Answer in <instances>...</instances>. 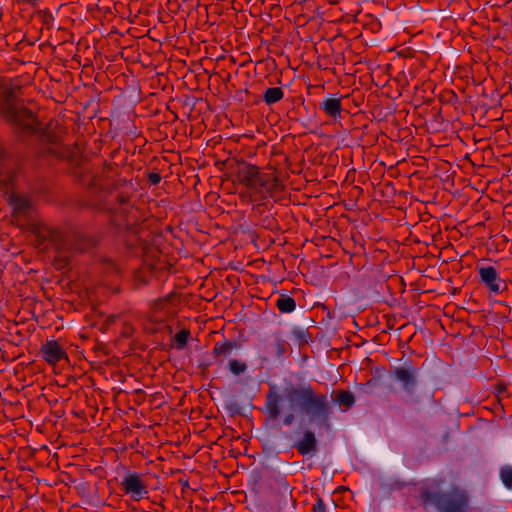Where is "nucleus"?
<instances>
[{"label": "nucleus", "instance_id": "obj_1", "mask_svg": "<svg viewBox=\"0 0 512 512\" xmlns=\"http://www.w3.org/2000/svg\"><path fill=\"white\" fill-rule=\"evenodd\" d=\"M70 162L74 163L71 167L74 181L85 187L91 194L105 193V198L100 200V208L110 212L115 227L130 232L135 237L137 245L145 252L146 242L137 237L142 229L140 210L132 204V194L127 191L116 192L120 186H125L126 182L114 180L109 175L117 168V165L105 162L102 172L99 174L94 171V165L87 158L78 157L75 154L74 160Z\"/></svg>", "mask_w": 512, "mask_h": 512}, {"label": "nucleus", "instance_id": "obj_2", "mask_svg": "<svg viewBox=\"0 0 512 512\" xmlns=\"http://www.w3.org/2000/svg\"><path fill=\"white\" fill-rule=\"evenodd\" d=\"M16 91H20V87L9 88L3 92L1 113L4 119L23 133L39 134L41 141L48 145L47 153L49 155L73 161L75 153L68 146L62 144L61 137L50 129V124L43 129L37 127L39 123L36 115L24 105L22 99L16 96Z\"/></svg>", "mask_w": 512, "mask_h": 512}, {"label": "nucleus", "instance_id": "obj_3", "mask_svg": "<svg viewBox=\"0 0 512 512\" xmlns=\"http://www.w3.org/2000/svg\"><path fill=\"white\" fill-rule=\"evenodd\" d=\"M444 478L426 480L418 489V497L423 508L434 507L438 512H468L470 497L466 490L457 485L447 491L442 488Z\"/></svg>", "mask_w": 512, "mask_h": 512}, {"label": "nucleus", "instance_id": "obj_4", "mask_svg": "<svg viewBox=\"0 0 512 512\" xmlns=\"http://www.w3.org/2000/svg\"><path fill=\"white\" fill-rule=\"evenodd\" d=\"M284 396L291 410H298L311 422L328 424L332 408L327 395L317 393L309 384L296 386L289 382L284 388Z\"/></svg>", "mask_w": 512, "mask_h": 512}, {"label": "nucleus", "instance_id": "obj_5", "mask_svg": "<svg viewBox=\"0 0 512 512\" xmlns=\"http://www.w3.org/2000/svg\"><path fill=\"white\" fill-rule=\"evenodd\" d=\"M229 167L235 180L247 189L273 196L283 188L275 170L261 171L258 166L244 160H234Z\"/></svg>", "mask_w": 512, "mask_h": 512}, {"label": "nucleus", "instance_id": "obj_6", "mask_svg": "<svg viewBox=\"0 0 512 512\" xmlns=\"http://www.w3.org/2000/svg\"><path fill=\"white\" fill-rule=\"evenodd\" d=\"M389 377L400 384L401 390L408 396H412L418 386V369L411 361L403 366L393 367L388 371Z\"/></svg>", "mask_w": 512, "mask_h": 512}, {"label": "nucleus", "instance_id": "obj_7", "mask_svg": "<svg viewBox=\"0 0 512 512\" xmlns=\"http://www.w3.org/2000/svg\"><path fill=\"white\" fill-rule=\"evenodd\" d=\"M480 283L483 284L490 293L495 295L502 294L508 290L507 282L500 278L499 272L493 266L477 265Z\"/></svg>", "mask_w": 512, "mask_h": 512}, {"label": "nucleus", "instance_id": "obj_8", "mask_svg": "<svg viewBox=\"0 0 512 512\" xmlns=\"http://www.w3.org/2000/svg\"><path fill=\"white\" fill-rule=\"evenodd\" d=\"M289 344L279 335H273L272 341L268 343L266 339L260 341L258 352L261 353L263 362L269 361L271 358L281 360L288 351Z\"/></svg>", "mask_w": 512, "mask_h": 512}, {"label": "nucleus", "instance_id": "obj_9", "mask_svg": "<svg viewBox=\"0 0 512 512\" xmlns=\"http://www.w3.org/2000/svg\"><path fill=\"white\" fill-rule=\"evenodd\" d=\"M121 489L135 501L148 498V487L142 475L137 472L128 473L121 481Z\"/></svg>", "mask_w": 512, "mask_h": 512}, {"label": "nucleus", "instance_id": "obj_10", "mask_svg": "<svg viewBox=\"0 0 512 512\" xmlns=\"http://www.w3.org/2000/svg\"><path fill=\"white\" fill-rule=\"evenodd\" d=\"M283 402V395L279 393L275 384H270L268 392L266 393L264 411L267 415V420H276L280 417L282 409L281 403Z\"/></svg>", "mask_w": 512, "mask_h": 512}, {"label": "nucleus", "instance_id": "obj_11", "mask_svg": "<svg viewBox=\"0 0 512 512\" xmlns=\"http://www.w3.org/2000/svg\"><path fill=\"white\" fill-rule=\"evenodd\" d=\"M42 358L49 364L55 365L61 360L68 361L64 348L56 340H47L40 349Z\"/></svg>", "mask_w": 512, "mask_h": 512}, {"label": "nucleus", "instance_id": "obj_12", "mask_svg": "<svg viewBox=\"0 0 512 512\" xmlns=\"http://www.w3.org/2000/svg\"><path fill=\"white\" fill-rule=\"evenodd\" d=\"M36 240L39 246L49 242L55 247L56 250L65 248L64 235L58 229L42 227L37 230Z\"/></svg>", "mask_w": 512, "mask_h": 512}, {"label": "nucleus", "instance_id": "obj_13", "mask_svg": "<svg viewBox=\"0 0 512 512\" xmlns=\"http://www.w3.org/2000/svg\"><path fill=\"white\" fill-rule=\"evenodd\" d=\"M302 456H314L318 451V441L315 433L309 429L304 430L301 439L292 446Z\"/></svg>", "mask_w": 512, "mask_h": 512}, {"label": "nucleus", "instance_id": "obj_14", "mask_svg": "<svg viewBox=\"0 0 512 512\" xmlns=\"http://www.w3.org/2000/svg\"><path fill=\"white\" fill-rule=\"evenodd\" d=\"M319 109L332 121L342 118V101L341 98L329 97L319 103Z\"/></svg>", "mask_w": 512, "mask_h": 512}, {"label": "nucleus", "instance_id": "obj_15", "mask_svg": "<svg viewBox=\"0 0 512 512\" xmlns=\"http://www.w3.org/2000/svg\"><path fill=\"white\" fill-rule=\"evenodd\" d=\"M333 402L343 407L344 411L349 410L355 404V396L349 390L337 389L332 392Z\"/></svg>", "mask_w": 512, "mask_h": 512}, {"label": "nucleus", "instance_id": "obj_16", "mask_svg": "<svg viewBox=\"0 0 512 512\" xmlns=\"http://www.w3.org/2000/svg\"><path fill=\"white\" fill-rule=\"evenodd\" d=\"M156 272V268L151 264H143L135 271L134 281L137 285H147Z\"/></svg>", "mask_w": 512, "mask_h": 512}, {"label": "nucleus", "instance_id": "obj_17", "mask_svg": "<svg viewBox=\"0 0 512 512\" xmlns=\"http://www.w3.org/2000/svg\"><path fill=\"white\" fill-rule=\"evenodd\" d=\"M232 352V346L230 345V340L224 339L223 341H218L215 343L212 355L217 360L223 361L227 358Z\"/></svg>", "mask_w": 512, "mask_h": 512}, {"label": "nucleus", "instance_id": "obj_18", "mask_svg": "<svg viewBox=\"0 0 512 512\" xmlns=\"http://www.w3.org/2000/svg\"><path fill=\"white\" fill-rule=\"evenodd\" d=\"M10 203L13 207V213H12L13 217L31 209L30 201L22 196H19V195L11 196Z\"/></svg>", "mask_w": 512, "mask_h": 512}, {"label": "nucleus", "instance_id": "obj_19", "mask_svg": "<svg viewBox=\"0 0 512 512\" xmlns=\"http://www.w3.org/2000/svg\"><path fill=\"white\" fill-rule=\"evenodd\" d=\"M276 307L281 313H291L296 309V302L291 296L280 294L276 300Z\"/></svg>", "mask_w": 512, "mask_h": 512}, {"label": "nucleus", "instance_id": "obj_20", "mask_svg": "<svg viewBox=\"0 0 512 512\" xmlns=\"http://www.w3.org/2000/svg\"><path fill=\"white\" fill-rule=\"evenodd\" d=\"M284 97V92L280 87H271L264 91L263 93V101L267 105H272L281 101Z\"/></svg>", "mask_w": 512, "mask_h": 512}, {"label": "nucleus", "instance_id": "obj_21", "mask_svg": "<svg viewBox=\"0 0 512 512\" xmlns=\"http://www.w3.org/2000/svg\"><path fill=\"white\" fill-rule=\"evenodd\" d=\"M176 296L175 293H169L164 297H159L151 302V309L157 313L162 311Z\"/></svg>", "mask_w": 512, "mask_h": 512}, {"label": "nucleus", "instance_id": "obj_22", "mask_svg": "<svg viewBox=\"0 0 512 512\" xmlns=\"http://www.w3.org/2000/svg\"><path fill=\"white\" fill-rule=\"evenodd\" d=\"M227 367L229 371L235 376H239L245 373L248 369V366L245 362H242L237 359H230L228 361Z\"/></svg>", "mask_w": 512, "mask_h": 512}, {"label": "nucleus", "instance_id": "obj_23", "mask_svg": "<svg viewBox=\"0 0 512 512\" xmlns=\"http://www.w3.org/2000/svg\"><path fill=\"white\" fill-rule=\"evenodd\" d=\"M292 334L297 340L299 346L307 345L312 341V334L307 329L295 328L292 330Z\"/></svg>", "mask_w": 512, "mask_h": 512}, {"label": "nucleus", "instance_id": "obj_24", "mask_svg": "<svg viewBox=\"0 0 512 512\" xmlns=\"http://www.w3.org/2000/svg\"><path fill=\"white\" fill-rule=\"evenodd\" d=\"M191 333L188 329H181L174 336L175 346L178 350H182L187 345Z\"/></svg>", "mask_w": 512, "mask_h": 512}, {"label": "nucleus", "instance_id": "obj_25", "mask_svg": "<svg viewBox=\"0 0 512 512\" xmlns=\"http://www.w3.org/2000/svg\"><path fill=\"white\" fill-rule=\"evenodd\" d=\"M500 479L507 489H512V466L505 465L499 471Z\"/></svg>", "mask_w": 512, "mask_h": 512}, {"label": "nucleus", "instance_id": "obj_26", "mask_svg": "<svg viewBox=\"0 0 512 512\" xmlns=\"http://www.w3.org/2000/svg\"><path fill=\"white\" fill-rule=\"evenodd\" d=\"M62 250L63 249L57 250L58 254L53 260V266L56 270H63L70 265V258L66 255H63Z\"/></svg>", "mask_w": 512, "mask_h": 512}, {"label": "nucleus", "instance_id": "obj_27", "mask_svg": "<svg viewBox=\"0 0 512 512\" xmlns=\"http://www.w3.org/2000/svg\"><path fill=\"white\" fill-rule=\"evenodd\" d=\"M39 17L43 26H45L47 29H50L53 26L54 16L48 9L40 11Z\"/></svg>", "mask_w": 512, "mask_h": 512}, {"label": "nucleus", "instance_id": "obj_28", "mask_svg": "<svg viewBox=\"0 0 512 512\" xmlns=\"http://www.w3.org/2000/svg\"><path fill=\"white\" fill-rule=\"evenodd\" d=\"M312 512H326V506L320 496L317 497L316 503L313 504Z\"/></svg>", "mask_w": 512, "mask_h": 512}, {"label": "nucleus", "instance_id": "obj_29", "mask_svg": "<svg viewBox=\"0 0 512 512\" xmlns=\"http://www.w3.org/2000/svg\"><path fill=\"white\" fill-rule=\"evenodd\" d=\"M147 179L151 185H158L161 181V175L158 172H149Z\"/></svg>", "mask_w": 512, "mask_h": 512}, {"label": "nucleus", "instance_id": "obj_30", "mask_svg": "<svg viewBox=\"0 0 512 512\" xmlns=\"http://www.w3.org/2000/svg\"><path fill=\"white\" fill-rule=\"evenodd\" d=\"M134 328L131 324L125 323L121 330V336L124 338H130L133 335Z\"/></svg>", "mask_w": 512, "mask_h": 512}, {"label": "nucleus", "instance_id": "obj_31", "mask_svg": "<svg viewBox=\"0 0 512 512\" xmlns=\"http://www.w3.org/2000/svg\"><path fill=\"white\" fill-rule=\"evenodd\" d=\"M294 422H295V415H294V413L289 412V413L285 414V416H284V418H283V424H284L285 426H290V425H292Z\"/></svg>", "mask_w": 512, "mask_h": 512}, {"label": "nucleus", "instance_id": "obj_32", "mask_svg": "<svg viewBox=\"0 0 512 512\" xmlns=\"http://www.w3.org/2000/svg\"><path fill=\"white\" fill-rule=\"evenodd\" d=\"M287 116L290 120H293V121H298V117H297V111L295 108H292L290 109L288 112H287Z\"/></svg>", "mask_w": 512, "mask_h": 512}, {"label": "nucleus", "instance_id": "obj_33", "mask_svg": "<svg viewBox=\"0 0 512 512\" xmlns=\"http://www.w3.org/2000/svg\"><path fill=\"white\" fill-rule=\"evenodd\" d=\"M116 320V317L115 316H109L105 319L104 323H103V327L104 328H107L108 326L112 325Z\"/></svg>", "mask_w": 512, "mask_h": 512}, {"label": "nucleus", "instance_id": "obj_34", "mask_svg": "<svg viewBox=\"0 0 512 512\" xmlns=\"http://www.w3.org/2000/svg\"><path fill=\"white\" fill-rule=\"evenodd\" d=\"M230 345L232 346V350L234 349H240L241 348V343L240 341H237V340H230Z\"/></svg>", "mask_w": 512, "mask_h": 512}, {"label": "nucleus", "instance_id": "obj_35", "mask_svg": "<svg viewBox=\"0 0 512 512\" xmlns=\"http://www.w3.org/2000/svg\"><path fill=\"white\" fill-rule=\"evenodd\" d=\"M209 366H210L209 363H201V364H199V368L201 369V373L204 374L207 371Z\"/></svg>", "mask_w": 512, "mask_h": 512}, {"label": "nucleus", "instance_id": "obj_36", "mask_svg": "<svg viewBox=\"0 0 512 512\" xmlns=\"http://www.w3.org/2000/svg\"><path fill=\"white\" fill-rule=\"evenodd\" d=\"M496 389H497V392H498V393H502L503 391H505V390H506V386H505L504 384H498V385L496 386Z\"/></svg>", "mask_w": 512, "mask_h": 512}, {"label": "nucleus", "instance_id": "obj_37", "mask_svg": "<svg viewBox=\"0 0 512 512\" xmlns=\"http://www.w3.org/2000/svg\"><path fill=\"white\" fill-rule=\"evenodd\" d=\"M231 79V75L228 73L226 77L223 79L224 82H229Z\"/></svg>", "mask_w": 512, "mask_h": 512}]
</instances>
